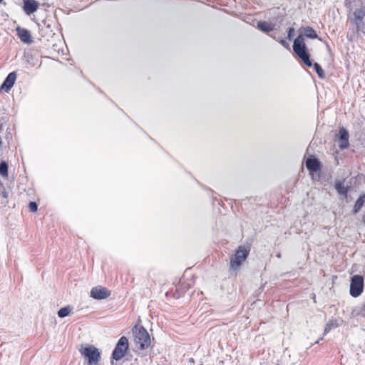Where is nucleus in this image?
Wrapping results in <instances>:
<instances>
[{
  "label": "nucleus",
  "instance_id": "28",
  "mask_svg": "<svg viewBox=\"0 0 365 365\" xmlns=\"http://www.w3.org/2000/svg\"><path fill=\"white\" fill-rule=\"evenodd\" d=\"M362 221H363L364 223H365V211H364V215L362 216Z\"/></svg>",
  "mask_w": 365,
  "mask_h": 365
},
{
  "label": "nucleus",
  "instance_id": "5",
  "mask_svg": "<svg viewBox=\"0 0 365 365\" xmlns=\"http://www.w3.org/2000/svg\"><path fill=\"white\" fill-rule=\"evenodd\" d=\"M79 351L88 361L89 365H96L101 359L99 350L93 345H89L84 348L83 347Z\"/></svg>",
  "mask_w": 365,
  "mask_h": 365
},
{
  "label": "nucleus",
  "instance_id": "6",
  "mask_svg": "<svg viewBox=\"0 0 365 365\" xmlns=\"http://www.w3.org/2000/svg\"><path fill=\"white\" fill-rule=\"evenodd\" d=\"M128 340L125 336H121L112 353V358L115 361L122 359L128 350Z\"/></svg>",
  "mask_w": 365,
  "mask_h": 365
},
{
  "label": "nucleus",
  "instance_id": "15",
  "mask_svg": "<svg viewBox=\"0 0 365 365\" xmlns=\"http://www.w3.org/2000/svg\"><path fill=\"white\" fill-rule=\"evenodd\" d=\"M334 187L339 195L344 196V197H347L348 187L344 186L343 181H336L335 182Z\"/></svg>",
  "mask_w": 365,
  "mask_h": 365
},
{
  "label": "nucleus",
  "instance_id": "27",
  "mask_svg": "<svg viewBox=\"0 0 365 365\" xmlns=\"http://www.w3.org/2000/svg\"><path fill=\"white\" fill-rule=\"evenodd\" d=\"M2 196L4 197V198H6L7 197V193L6 192H2Z\"/></svg>",
  "mask_w": 365,
  "mask_h": 365
},
{
  "label": "nucleus",
  "instance_id": "8",
  "mask_svg": "<svg viewBox=\"0 0 365 365\" xmlns=\"http://www.w3.org/2000/svg\"><path fill=\"white\" fill-rule=\"evenodd\" d=\"M349 134L348 130L344 127L339 129L338 134L336 135V139L341 150H344L349 146Z\"/></svg>",
  "mask_w": 365,
  "mask_h": 365
},
{
  "label": "nucleus",
  "instance_id": "11",
  "mask_svg": "<svg viewBox=\"0 0 365 365\" xmlns=\"http://www.w3.org/2000/svg\"><path fill=\"white\" fill-rule=\"evenodd\" d=\"M38 5V2L36 0H24L23 9L27 15H31L37 11Z\"/></svg>",
  "mask_w": 365,
  "mask_h": 365
},
{
  "label": "nucleus",
  "instance_id": "16",
  "mask_svg": "<svg viewBox=\"0 0 365 365\" xmlns=\"http://www.w3.org/2000/svg\"><path fill=\"white\" fill-rule=\"evenodd\" d=\"M365 202V194L361 195L357 199L355 202L353 212L354 214H356L359 212V210L362 208Z\"/></svg>",
  "mask_w": 365,
  "mask_h": 365
},
{
  "label": "nucleus",
  "instance_id": "29",
  "mask_svg": "<svg viewBox=\"0 0 365 365\" xmlns=\"http://www.w3.org/2000/svg\"><path fill=\"white\" fill-rule=\"evenodd\" d=\"M277 257L278 258H279V257H281L280 254H279H279H277Z\"/></svg>",
  "mask_w": 365,
  "mask_h": 365
},
{
  "label": "nucleus",
  "instance_id": "12",
  "mask_svg": "<svg viewBox=\"0 0 365 365\" xmlns=\"http://www.w3.org/2000/svg\"><path fill=\"white\" fill-rule=\"evenodd\" d=\"M16 79V75L15 72H11L4 81L1 90L8 92L14 86Z\"/></svg>",
  "mask_w": 365,
  "mask_h": 365
},
{
  "label": "nucleus",
  "instance_id": "17",
  "mask_svg": "<svg viewBox=\"0 0 365 365\" xmlns=\"http://www.w3.org/2000/svg\"><path fill=\"white\" fill-rule=\"evenodd\" d=\"M71 310H72V308L69 306L62 307L58 310V316L60 318L66 317L70 314Z\"/></svg>",
  "mask_w": 365,
  "mask_h": 365
},
{
  "label": "nucleus",
  "instance_id": "13",
  "mask_svg": "<svg viewBox=\"0 0 365 365\" xmlns=\"http://www.w3.org/2000/svg\"><path fill=\"white\" fill-rule=\"evenodd\" d=\"M306 166L310 172H316L321 168V163L317 158L310 157L306 160Z\"/></svg>",
  "mask_w": 365,
  "mask_h": 365
},
{
  "label": "nucleus",
  "instance_id": "26",
  "mask_svg": "<svg viewBox=\"0 0 365 365\" xmlns=\"http://www.w3.org/2000/svg\"><path fill=\"white\" fill-rule=\"evenodd\" d=\"M361 312H362V316L363 317H365V305L364 306V307L362 308L361 309Z\"/></svg>",
  "mask_w": 365,
  "mask_h": 365
},
{
  "label": "nucleus",
  "instance_id": "10",
  "mask_svg": "<svg viewBox=\"0 0 365 365\" xmlns=\"http://www.w3.org/2000/svg\"><path fill=\"white\" fill-rule=\"evenodd\" d=\"M16 31L17 36L23 43L28 45L33 43L34 41L31 32L28 29L18 26Z\"/></svg>",
  "mask_w": 365,
  "mask_h": 365
},
{
  "label": "nucleus",
  "instance_id": "14",
  "mask_svg": "<svg viewBox=\"0 0 365 365\" xmlns=\"http://www.w3.org/2000/svg\"><path fill=\"white\" fill-rule=\"evenodd\" d=\"M257 28L264 33H269L274 30V24L267 21H258Z\"/></svg>",
  "mask_w": 365,
  "mask_h": 365
},
{
  "label": "nucleus",
  "instance_id": "20",
  "mask_svg": "<svg viewBox=\"0 0 365 365\" xmlns=\"http://www.w3.org/2000/svg\"><path fill=\"white\" fill-rule=\"evenodd\" d=\"M314 68L317 73L318 74L319 77L321 78H324L325 77L324 72L323 69L322 68L321 66L318 63H314L313 64Z\"/></svg>",
  "mask_w": 365,
  "mask_h": 365
},
{
  "label": "nucleus",
  "instance_id": "9",
  "mask_svg": "<svg viewBox=\"0 0 365 365\" xmlns=\"http://www.w3.org/2000/svg\"><path fill=\"white\" fill-rule=\"evenodd\" d=\"M110 295V292L105 287L97 286L92 288L91 297L96 299H104Z\"/></svg>",
  "mask_w": 365,
  "mask_h": 365
},
{
  "label": "nucleus",
  "instance_id": "18",
  "mask_svg": "<svg viewBox=\"0 0 365 365\" xmlns=\"http://www.w3.org/2000/svg\"><path fill=\"white\" fill-rule=\"evenodd\" d=\"M339 325L336 320L329 321V322L327 324L324 328V335L328 334L332 328L337 327Z\"/></svg>",
  "mask_w": 365,
  "mask_h": 365
},
{
  "label": "nucleus",
  "instance_id": "31",
  "mask_svg": "<svg viewBox=\"0 0 365 365\" xmlns=\"http://www.w3.org/2000/svg\"><path fill=\"white\" fill-rule=\"evenodd\" d=\"M3 1V0H0V3H1Z\"/></svg>",
  "mask_w": 365,
  "mask_h": 365
},
{
  "label": "nucleus",
  "instance_id": "21",
  "mask_svg": "<svg viewBox=\"0 0 365 365\" xmlns=\"http://www.w3.org/2000/svg\"><path fill=\"white\" fill-rule=\"evenodd\" d=\"M30 211L36 212L38 210V205L35 202H31L29 205Z\"/></svg>",
  "mask_w": 365,
  "mask_h": 365
},
{
  "label": "nucleus",
  "instance_id": "4",
  "mask_svg": "<svg viewBox=\"0 0 365 365\" xmlns=\"http://www.w3.org/2000/svg\"><path fill=\"white\" fill-rule=\"evenodd\" d=\"M249 250L244 246H240L230 259V269L236 271L247 259Z\"/></svg>",
  "mask_w": 365,
  "mask_h": 365
},
{
  "label": "nucleus",
  "instance_id": "25",
  "mask_svg": "<svg viewBox=\"0 0 365 365\" xmlns=\"http://www.w3.org/2000/svg\"><path fill=\"white\" fill-rule=\"evenodd\" d=\"M270 36H271L272 38H273L274 39H275L276 41H279V37H277V36H275V35H272H272H270Z\"/></svg>",
  "mask_w": 365,
  "mask_h": 365
},
{
  "label": "nucleus",
  "instance_id": "30",
  "mask_svg": "<svg viewBox=\"0 0 365 365\" xmlns=\"http://www.w3.org/2000/svg\"><path fill=\"white\" fill-rule=\"evenodd\" d=\"M318 343H319V340H317V341H316V344H318Z\"/></svg>",
  "mask_w": 365,
  "mask_h": 365
},
{
  "label": "nucleus",
  "instance_id": "23",
  "mask_svg": "<svg viewBox=\"0 0 365 365\" xmlns=\"http://www.w3.org/2000/svg\"><path fill=\"white\" fill-rule=\"evenodd\" d=\"M279 42L286 48H289V45L285 39L279 38Z\"/></svg>",
  "mask_w": 365,
  "mask_h": 365
},
{
  "label": "nucleus",
  "instance_id": "19",
  "mask_svg": "<svg viewBox=\"0 0 365 365\" xmlns=\"http://www.w3.org/2000/svg\"><path fill=\"white\" fill-rule=\"evenodd\" d=\"M0 174L3 177H6L8 175V164L5 161H1L0 163Z\"/></svg>",
  "mask_w": 365,
  "mask_h": 365
},
{
  "label": "nucleus",
  "instance_id": "24",
  "mask_svg": "<svg viewBox=\"0 0 365 365\" xmlns=\"http://www.w3.org/2000/svg\"><path fill=\"white\" fill-rule=\"evenodd\" d=\"M294 29L293 28H290L288 31L287 37L289 40L293 38Z\"/></svg>",
  "mask_w": 365,
  "mask_h": 365
},
{
  "label": "nucleus",
  "instance_id": "1",
  "mask_svg": "<svg viewBox=\"0 0 365 365\" xmlns=\"http://www.w3.org/2000/svg\"><path fill=\"white\" fill-rule=\"evenodd\" d=\"M303 36L314 39L318 38V35L315 30L310 26L302 27L300 29V35L294 39L293 43V50L296 54L303 61L306 66L311 67L312 62L310 60V55L307 51Z\"/></svg>",
  "mask_w": 365,
  "mask_h": 365
},
{
  "label": "nucleus",
  "instance_id": "3",
  "mask_svg": "<svg viewBox=\"0 0 365 365\" xmlns=\"http://www.w3.org/2000/svg\"><path fill=\"white\" fill-rule=\"evenodd\" d=\"M132 330L136 347L140 350L148 349L150 346L151 339L147 330L143 327L137 325Z\"/></svg>",
  "mask_w": 365,
  "mask_h": 365
},
{
  "label": "nucleus",
  "instance_id": "7",
  "mask_svg": "<svg viewBox=\"0 0 365 365\" xmlns=\"http://www.w3.org/2000/svg\"><path fill=\"white\" fill-rule=\"evenodd\" d=\"M364 290V277L356 274L351 278L349 292L353 297H358Z\"/></svg>",
  "mask_w": 365,
  "mask_h": 365
},
{
  "label": "nucleus",
  "instance_id": "2",
  "mask_svg": "<svg viewBox=\"0 0 365 365\" xmlns=\"http://www.w3.org/2000/svg\"><path fill=\"white\" fill-rule=\"evenodd\" d=\"M353 3H354L356 8L353 13L354 18L351 21L356 25V29L359 31L364 27L363 20L365 17V4L361 0H345L344 1L345 6L349 9H351V6Z\"/></svg>",
  "mask_w": 365,
  "mask_h": 365
},
{
  "label": "nucleus",
  "instance_id": "22",
  "mask_svg": "<svg viewBox=\"0 0 365 365\" xmlns=\"http://www.w3.org/2000/svg\"><path fill=\"white\" fill-rule=\"evenodd\" d=\"M38 26L39 29H41V30H43V28H41L43 26H45L47 29H50L51 28L50 25L48 24H47V22L46 21H43L41 22V24H38Z\"/></svg>",
  "mask_w": 365,
  "mask_h": 365
}]
</instances>
